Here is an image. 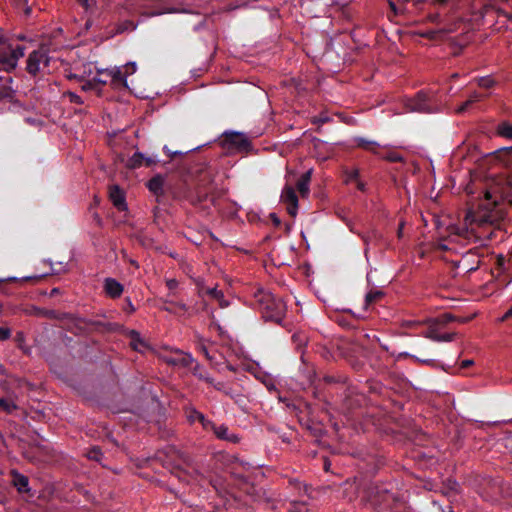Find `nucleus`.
<instances>
[{
    "label": "nucleus",
    "instance_id": "7ed1b4c3",
    "mask_svg": "<svg viewBox=\"0 0 512 512\" xmlns=\"http://www.w3.org/2000/svg\"><path fill=\"white\" fill-rule=\"evenodd\" d=\"M196 415L203 428L205 430L212 431L218 439L231 443H236L239 441V437L236 434L231 433L226 425H216L214 422L206 419L202 413H196Z\"/></svg>",
    "mask_w": 512,
    "mask_h": 512
},
{
    "label": "nucleus",
    "instance_id": "bb28decb",
    "mask_svg": "<svg viewBox=\"0 0 512 512\" xmlns=\"http://www.w3.org/2000/svg\"><path fill=\"white\" fill-rule=\"evenodd\" d=\"M495 83V80L491 76L480 77L477 79V84L485 89L493 87Z\"/></svg>",
    "mask_w": 512,
    "mask_h": 512
},
{
    "label": "nucleus",
    "instance_id": "b1692460",
    "mask_svg": "<svg viewBox=\"0 0 512 512\" xmlns=\"http://www.w3.org/2000/svg\"><path fill=\"white\" fill-rule=\"evenodd\" d=\"M497 133L501 137L512 139V124L508 122H502L497 127Z\"/></svg>",
    "mask_w": 512,
    "mask_h": 512
},
{
    "label": "nucleus",
    "instance_id": "e433bc0d",
    "mask_svg": "<svg viewBox=\"0 0 512 512\" xmlns=\"http://www.w3.org/2000/svg\"><path fill=\"white\" fill-rule=\"evenodd\" d=\"M125 73L127 76L136 72L137 66L135 62H128L123 66Z\"/></svg>",
    "mask_w": 512,
    "mask_h": 512
},
{
    "label": "nucleus",
    "instance_id": "c756f323",
    "mask_svg": "<svg viewBox=\"0 0 512 512\" xmlns=\"http://www.w3.org/2000/svg\"><path fill=\"white\" fill-rule=\"evenodd\" d=\"M206 381L211 384L215 389L224 392L225 394L230 395V389L226 387L224 383L214 382L212 378H206Z\"/></svg>",
    "mask_w": 512,
    "mask_h": 512
},
{
    "label": "nucleus",
    "instance_id": "4c0bfd02",
    "mask_svg": "<svg viewBox=\"0 0 512 512\" xmlns=\"http://www.w3.org/2000/svg\"><path fill=\"white\" fill-rule=\"evenodd\" d=\"M82 89L84 91H90V90H94V89H97V86L95 84V82L92 80H89V81H86L82 84Z\"/></svg>",
    "mask_w": 512,
    "mask_h": 512
},
{
    "label": "nucleus",
    "instance_id": "864d4df0",
    "mask_svg": "<svg viewBox=\"0 0 512 512\" xmlns=\"http://www.w3.org/2000/svg\"><path fill=\"white\" fill-rule=\"evenodd\" d=\"M24 12L26 15H29L31 13V7L26 6Z\"/></svg>",
    "mask_w": 512,
    "mask_h": 512
},
{
    "label": "nucleus",
    "instance_id": "680f3d73",
    "mask_svg": "<svg viewBox=\"0 0 512 512\" xmlns=\"http://www.w3.org/2000/svg\"><path fill=\"white\" fill-rule=\"evenodd\" d=\"M441 248H442V249H448V247H447L446 245H444V244H443V245H441Z\"/></svg>",
    "mask_w": 512,
    "mask_h": 512
},
{
    "label": "nucleus",
    "instance_id": "09e8293b",
    "mask_svg": "<svg viewBox=\"0 0 512 512\" xmlns=\"http://www.w3.org/2000/svg\"><path fill=\"white\" fill-rule=\"evenodd\" d=\"M196 413H199V412H198V411H193V412L189 415V418H190V420H191V421H199V420L197 419V415H196Z\"/></svg>",
    "mask_w": 512,
    "mask_h": 512
},
{
    "label": "nucleus",
    "instance_id": "6ab92c4d",
    "mask_svg": "<svg viewBox=\"0 0 512 512\" xmlns=\"http://www.w3.org/2000/svg\"><path fill=\"white\" fill-rule=\"evenodd\" d=\"M425 337L435 342H451L455 339L456 333L438 334L434 330H431L425 334Z\"/></svg>",
    "mask_w": 512,
    "mask_h": 512
},
{
    "label": "nucleus",
    "instance_id": "dca6fc26",
    "mask_svg": "<svg viewBox=\"0 0 512 512\" xmlns=\"http://www.w3.org/2000/svg\"><path fill=\"white\" fill-rule=\"evenodd\" d=\"M312 170L306 171L300 179L297 181L296 186L302 197H307L310 192V181H311Z\"/></svg>",
    "mask_w": 512,
    "mask_h": 512
},
{
    "label": "nucleus",
    "instance_id": "5701e85b",
    "mask_svg": "<svg viewBox=\"0 0 512 512\" xmlns=\"http://www.w3.org/2000/svg\"><path fill=\"white\" fill-rule=\"evenodd\" d=\"M142 165H144V154L140 152H135L127 162V166L132 169L141 167Z\"/></svg>",
    "mask_w": 512,
    "mask_h": 512
},
{
    "label": "nucleus",
    "instance_id": "0e129e2a",
    "mask_svg": "<svg viewBox=\"0 0 512 512\" xmlns=\"http://www.w3.org/2000/svg\"><path fill=\"white\" fill-rule=\"evenodd\" d=\"M449 512H454V511L450 510Z\"/></svg>",
    "mask_w": 512,
    "mask_h": 512
},
{
    "label": "nucleus",
    "instance_id": "13d9d810",
    "mask_svg": "<svg viewBox=\"0 0 512 512\" xmlns=\"http://www.w3.org/2000/svg\"><path fill=\"white\" fill-rule=\"evenodd\" d=\"M83 5H87L88 0H79Z\"/></svg>",
    "mask_w": 512,
    "mask_h": 512
},
{
    "label": "nucleus",
    "instance_id": "6e6d98bb",
    "mask_svg": "<svg viewBox=\"0 0 512 512\" xmlns=\"http://www.w3.org/2000/svg\"><path fill=\"white\" fill-rule=\"evenodd\" d=\"M402 229H403V224L400 225L399 229H398V236L401 237L402 236Z\"/></svg>",
    "mask_w": 512,
    "mask_h": 512
},
{
    "label": "nucleus",
    "instance_id": "20e7f679",
    "mask_svg": "<svg viewBox=\"0 0 512 512\" xmlns=\"http://www.w3.org/2000/svg\"><path fill=\"white\" fill-rule=\"evenodd\" d=\"M281 201L287 205L288 213L295 217L298 212V197L291 184L290 172L286 175V184L281 192Z\"/></svg>",
    "mask_w": 512,
    "mask_h": 512
},
{
    "label": "nucleus",
    "instance_id": "2eb2a0df",
    "mask_svg": "<svg viewBox=\"0 0 512 512\" xmlns=\"http://www.w3.org/2000/svg\"><path fill=\"white\" fill-rule=\"evenodd\" d=\"M104 289L107 295L112 298L119 297L123 292V286L115 279L107 278L104 283Z\"/></svg>",
    "mask_w": 512,
    "mask_h": 512
},
{
    "label": "nucleus",
    "instance_id": "473e14b6",
    "mask_svg": "<svg viewBox=\"0 0 512 512\" xmlns=\"http://www.w3.org/2000/svg\"><path fill=\"white\" fill-rule=\"evenodd\" d=\"M87 456L89 459L101 461L103 455L98 448L94 447L88 452Z\"/></svg>",
    "mask_w": 512,
    "mask_h": 512
},
{
    "label": "nucleus",
    "instance_id": "e2e57ef3",
    "mask_svg": "<svg viewBox=\"0 0 512 512\" xmlns=\"http://www.w3.org/2000/svg\"><path fill=\"white\" fill-rule=\"evenodd\" d=\"M486 198H487V199H490V195H489V193H487V194H486Z\"/></svg>",
    "mask_w": 512,
    "mask_h": 512
},
{
    "label": "nucleus",
    "instance_id": "0eeeda50",
    "mask_svg": "<svg viewBox=\"0 0 512 512\" xmlns=\"http://www.w3.org/2000/svg\"><path fill=\"white\" fill-rule=\"evenodd\" d=\"M498 219L499 215L497 212L479 211L474 213L473 211H468L465 216V223L467 225L477 223L479 226H484L487 224H494Z\"/></svg>",
    "mask_w": 512,
    "mask_h": 512
},
{
    "label": "nucleus",
    "instance_id": "37998d69",
    "mask_svg": "<svg viewBox=\"0 0 512 512\" xmlns=\"http://www.w3.org/2000/svg\"><path fill=\"white\" fill-rule=\"evenodd\" d=\"M511 317H512V306L502 316L501 321H504V320L509 319Z\"/></svg>",
    "mask_w": 512,
    "mask_h": 512
},
{
    "label": "nucleus",
    "instance_id": "052dcab7",
    "mask_svg": "<svg viewBox=\"0 0 512 512\" xmlns=\"http://www.w3.org/2000/svg\"><path fill=\"white\" fill-rule=\"evenodd\" d=\"M127 308H131V310H133L132 303H129V305H127Z\"/></svg>",
    "mask_w": 512,
    "mask_h": 512
},
{
    "label": "nucleus",
    "instance_id": "c85d7f7f",
    "mask_svg": "<svg viewBox=\"0 0 512 512\" xmlns=\"http://www.w3.org/2000/svg\"><path fill=\"white\" fill-rule=\"evenodd\" d=\"M148 187L154 193H158L162 189V180L159 177L153 178L149 181Z\"/></svg>",
    "mask_w": 512,
    "mask_h": 512
},
{
    "label": "nucleus",
    "instance_id": "9d476101",
    "mask_svg": "<svg viewBox=\"0 0 512 512\" xmlns=\"http://www.w3.org/2000/svg\"><path fill=\"white\" fill-rule=\"evenodd\" d=\"M407 112L430 113L432 109L428 105V96L424 92H419L415 98L409 99L406 104Z\"/></svg>",
    "mask_w": 512,
    "mask_h": 512
},
{
    "label": "nucleus",
    "instance_id": "49530a36",
    "mask_svg": "<svg viewBox=\"0 0 512 512\" xmlns=\"http://www.w3.org/2000/svg\"><path fill=\"white\" fill-rule=\"evenodd\" d=\"M388 3H389V6H390L391 10H392L395 14H397V13H398V9H397V7H396L395 3H394L393 1H391V0H389V1H388Z\"/></svg>",
    "mask_w": 512,
    "mask_h": 512
},
{
    "label": "nucleus",
    "instance_id": "f8f14e48",
    "mask_svg": "<svg viewBox=\"0 0 512 512\" xmlns=\"http://www.w3.org/2000/svg\"><path fill=\"white\" fill-rule=\"evenodd\" d=\"M100 74L109 77L111 84L116 87L119 85L127 87V73H125L123 66L101 70Z\"/></svg>",
    "mask_w": 512,
    "mask_h": 512
},
{
    "label": "nucleus",
    "instance_id": "f3484780",
    "mask_svg": "<svg viewBox=\"0 0 512 512\" xmlns=\"http://www.w3.org/2000/svg\"><path fill=\"white\" fill-rule=\"evenodd\" d=\"M483 97L484 96L482 94H480L476 91L472 92L469 95V98L455 109V112L457 114L465 113L472 106V104L480 101L481 99H483Z\"/></svg>",
    "mask_w": 512,
    "mask_h": 512
},
{
    "label": "nucleus",
    "instance_id": "c9c22d12",
    "mask_svg": "<svg viewBox=\"0 0 512 512\" xmlns=\"http://www.w3.org/2000/svg\"><path fill=\"white\" fill-rule=\"evenodd\" d=\"M101 71L98 72V76L93 77V81L95 82L96 86L100 84H106L108 82L109 77L106 75L100 74Z\"/></svg>",
    "mask_w": 512,
    "mask_h": 512
},
{
    "label": "nucleus",
    "instance_id": "7c9ffc66",
    "mask_svg": "<svg viewBox=\"0 0 512 512\" xmlns=\"http://www.w3.org/2000/svg\"><path fill=\"white\" fill-rule=\"evenodd\" d=\"M290 512H307L308 508L303 502H293L289 508Z\"/></svg>",
    "mask_w": 512,
    "mask_h": 512
},
{
    "label": "nucleus",
    "instance_id": "c03bdc74",
    "mask_svg": "<svg viewBox=\"0 0 512 512\" xmlns=\"http://www.w3.org/2000/svg\"><path fill=\"white\" fill-rule=\"evenodd\" d=\"M448 484L450 485L451 492L452 491H455V492L457 491V488H458L457 482L452 481V480H448Z\"/></svg>",
    "mask_w": 512,
    "mask_h": 512
},
{
    "label": "nucleus",
    "instance_id": "a19ab883",
    "mask_svg": "<svg viewBox=\"0 0 512 512\" xmlns=\"http://www.w3.org/2000/svg\"><path fill=\"white\" fill-rule=\"evenodd\" d=\"M263 383L264 385L267 387L268 390L272 391V390H275L276 387H275V384L273 383V381L269 378L267 379H264L263 380Z\"/></svg>",
    "mask_w": 512,
    "mask_h": 512
},
{
    "label": "nucleus",
    "instance_id": "ea45409f",
    "mask_svg": "<svg viewBox=\"0 0 512 512\" xmlns=\"http://www.w3.org/2000/svg\"><path fill=\"white\" fill-rule=\"evenodd\" d=\"M11 336L9 328L0 327V340H6Z\"/></svg>",
    "mask_w": 512,
    "mask_h": 512
},
{
    "label": "nucleus",
    "instance_id": "2f4dec72",
    "mask_svg": "<svg viewBox=\"0 0 512 512\" xmlns=\"http://www.w3.org/2000/svg\"><path fill=\"white\" fill-rule=\"evenodd\" d=\"M359 180V170L357 168L351 169L346 172V183Z\"/></svg>",
    "mask_w": 512,
    "mask_h": 512
},
{
    "label": "nucleus",
    "instance_id": "393cba45",
    "mask_svg": "<svg viewBox=\"0 0 512 512\" xmlns=\"http://www.w3.org/2000/svg\"><path fill=\"white\" fill-rule=\"evenodd\" d=\"M16 408H17V405L15 404L14 401H12L10 399H6V398L0 399V412L3 411V412L11 413Z\"/></svg>",
    "mask_w": 512,
    "mask_h": 512
},
{
    "label": "nucleus",
    "instance_id": "5fc2aeb1",
    "mask_svg": "<svg viewBox=\"0 0 512 512\" xmlns=\"http://www.w3.org/2000/svg\"><path fill=\"white\" fill-rule=\"evenodd\" d=\"M421 362L425 363V364H428V365H431L433 363V360L431 359H426V360H421Z\"/></svg>",
    "mask_w": 512,
    "mask_h": 512
},
{
    "label": "nucleus",
    "instance_id": "603ef678",
    "mask_svg": "<svg viewBox=\"0 0 512 512\" xmlns=\"http://www.w3.org/2000/svg\"><path fill=\"white\" fill-rule=\"evenodd\" d=\"M454 320H456V318H454V317H453V316H451V315H446V316H445V321H446V322H448V321H454Z\"/></svg>",
    "mask_w": 512,
    "mask_h": 512
},
{
    "label": "nucleus",
    "instance_id": "423d86ee",
    "mask_svg": "<svg viewBox=\"0 0 512 512\" xmlns=\"http://www.w3.org/2000/svg\"><path fill=\"white\" fill-rule=\"evenodd\" d=\"M49 62V57L44 50H35L29 54L27 59V71L31 75H37L41 72Z\"/></svg>",
    "mask_w": 512,
    "mask_h": 512
},
{
    "label": "nucleus",
    "instance_id": "39448f33",
    "mask_svg": "<svg viewBox=\"0 0 512 512\" xmlns=\"http://www.w3.org/2000/svg\"><path fill=\"white\" fill-rule=\"evenodd\" d=\"M223 142L228 149L239 152L248 151L251 147L249 139L241 132H226Z\"/></svg>",
    "mask_w": 512,
    "mask_h": 512
},
{
    "label": "nucleus",
    "instance_id": "412c9836",
    "mask_svg": "<svg viewBox=\"0 0 512 512\" xmlns=\"http://www.w3.org/2000/svg\"><path fill=\"white\" fill-rule=\"evenodd\" d=\"M28 478L19 473L13 472V484L19 492L28 491Z\"/></svg>",
    "mask_w": 512,
    "mask_h": 512
},
{
    "label": "nucleus",
    "instance_id": "a878e982",
    "mask_svg": "<svg viewBox=\"0 0 512 512\" xmlns=\"http://www.w3.org/2000/svg\"><path fill=\"white\" fill-rule=\"evenodd\" d=\"M383 296V292L380 290H373L366 294L365 296V305L366 307L377 301Z\"/></svg>",
    "mask_w": 512,
    "mask_h": 512
},
{
    "label": "nucleus",
    "instance_id": "4d7b16f0",
    "mask_svg": "<svg viewBox=\"0 0 512 512\" xmlns=\"http://www.w3.org/2000/svg\"><path fill=\"white\" fill-rule=\"evenodd\" d=\"M457 320H458L459 322L464 323V322H467V321H468V318H461V319H457Z\"/></svg>",
    "mask_w": 512,
    "mask_h": 512
},
{
    "label": "nucleus",
    "instance_id": "de8ad7c7",
    "mask_svg": "<svg viewBox=\"0 0 512 512\" xmlns=\"http://www.w3.org/2000/svg\"><path fill=\"white\" fill-rule=\"evenodd\" d=\"M356 183H357V188H358L360 191H364V190H365V184H364L362 181L357 180V181H356Z\"/></svg>",
    "mask_w": 512,
    "mask_h": 512
},
{
    "label": "nucleus",
    "instance_id": "a211bd4d",
    "mask_svg": "<svg viewBox=\"0 0 512 512\" xmlns=\"http://www.w3.org/2000/svg\"><path fill=\"white\" fill-rule=\"evenodd\" d=\"M129 335L131 337L130 345L134 350L144 352L147 349L146 342L140 337V334L137 331L132 330Z\"/></svg>",
    "mask_w": 512,
    "mask_h": 512
},
{
    "label": "nucleus",
    "instance_id": "72a5a7b5",
    "mask_svg": "<svg viewBox=\"0 0 512 512\" xmlns=\"http://www.w3.org/2000/svg\"><path fill=\"white\" fill-rule=\"evenodd\" d=\"M382 158L387 159L388 161H391V162L402 161V157L395 152H389L388 154L383 155Z\"/></svg>",
    "mask_w": 512,
    "mask_h": 512
},
{
    "label": "nucleus",
    "instance_id": "1a4fd4ad",
    "mask_svg": "<svg viewBox=\"0 0 512 512\" xmlns=\"http://www.w3.org/2000/svg\"><path fill=\"white\" fill-rule=\"evenodd\" d=\"M162 359L169 365L180 367H190L195 362L191 354L180 350H175L167 355H164L162 356Z\"/></svg>",
    "mask_w": 512,
    "mask_h": 512
},
{
    "label": "nucleus",
    "instance_id": "aec40b11",
    "mask_svg": "<svg viewBox=\"0 0 512 512\" xmlns=\"http://www.w3.org/2000/svg\"><path fill=\"white\" fill-rule=\"evenodd\" d=\"M356 145L361 147L369 152L374 154H378L379 144L375 141H370L362 137H358L355 139Z\"/></svg>",
    "mask_w": 512,
    "mask_h": 512
},
{
    "label": "nucleus",
    "instance_id": "6e6552de",
    "mask_svg": "<svg viewBox=\"0 0 512 512\" xmlns=\"http://www.w3.org/2000/svg\"><path fill=\"white\" fill-rule=\"evenodd\" d=\"M480 259L473 251H468L454 262L455 267L463 273H469L478 269Z\"/></svg>",
    "mask_w": 512,
    "mask_h": 512
},
{
    "label": "nucleus",
    "instance_id": "4be33fe9",
    "mask_svg": "<svg viewBox=\"0 0 512 512\" xmlns=\"http://www.w3.org/2000/svg\"><path fill=\"white\" fill-rule=\"evenodd\" d=\"M204 294H207L212 298L217 299L220 302L221 307H227L229 304L226 300H224V295L222 291L218 290L216 287L207 288Z\"/></svg>",
    "mask_w": 512,
    "mask_h": 512
},
{
    "label": "nucleus",
    "instance_id": "cd10ccee",
    "mask_svg": "<svg viewBox=\"0 0 512 512\" xmlns=\"http://www.w3.org/2000/svg\"><path fill=\"white\" fill-rule=\"evenodd\" d=\"M166 286L169 290L168 294H170V296H177L179 282L176 279H174V278L167 279Z\"/></svg>",
    "mask_w": 512,
    "mask_h": 512
},
{
    "label": "nucleus",
    "instance_id": "4468645a",
    "mask_svg": "<svg viewBox=\"0 0 512 512\" xmlns=\"http://www.w3.org/2000/svg\"><path fill=\"white\" fill-rule=\"evenodd\" d=\"M109 197L113 205L119 211L127 210V204L125 201L124 193L120 190L118 186H112L109 191Z\"/></svg>",
    "mask_w": 512,
    "mask_h": 512
},
{
    "label": "nucleus",
    "instance_id": "a18cd8bd",
    "mask_svg": "<svg viewBox=\"0 0 512 512\" xmlns=\"http://www.w3.org/2000/svg\"><path fill=\"white\" fill-rule=\"evenodd\" d=\"M473 363H474L473 360H464L461 363V367L462 368H467V367L473 365Z\"/></svg>",
    "mask_w": 512,
    "mask_h": 512
},
{
    "label": "nucleus",
    "instance_id": "f257e3e1",
    "mask_svg": "<svg viewBox=\"0 0 512 512\" xmlns=\"http://www.w3.org/2000/svg\"><path fill=\"white\" fill-rule=\"evenodd\" d=\"M25 54V48L21 45H3L0 47V65L3 70L11 71L16 68L20 58Z\"/></svg>",
    "mask_w": 512,
    "mask_h": 512
},
{
    "label": "nucleus",
    "instance_id": "ddd939ff",
    "mask_svg": "<svg viewBox=\"0 0 512 512\" xmlns=\"http://www.w3.org/2000/svg\"><path fill=\"white\" fill-rule=\"evenodd\" d=\"M176 297L177 296H170V294H167L162 300V309L174 314L186 313L188 311L187 305L183 301L176 300Z\"/></svg>",
    "mask_w": 512,
    "mask_h": 512
},
{
    "label": "nucleus",
    "instance_id": "f704fd0d",
    "mask_svg": "<svg viewBox=\"0 0 512 512\" xmlns=\"http://www.w3.org/2000/svg\"><path fill=\"white\" fill-rule=\"evenodd\" d=\"M193 372L200 379H204L206 381V378H208L206 376V373L203 371V369L201 368V366L198 363H195V365L193 367Z\"/></svg>",
    "mask_w": 512,
    "mask_h": 512
},
{
    "label": "nucleus",
    "instance_id": "58836bf2",
    "mask_svg": "<svg viewBox=\"0 0 512 512\" xmlns=\"http://www.w3.org/2000/svg\"><path fill=\"white\" fill-rule=\"evenodd\" d=\"M196 286L198 289L199 296H203L207 288H205L204 282L201 278L196 280Z\"/></svg>",
    "mask_w": 512,
    "mask_h": 512
},
{
    "label": "nucleus",
    "instance_id": "f03ea898",
    "mask_svg": "<svg viewBox=\"0 0 512 512\" xmlns=\"http://www.w3.org/2000/svg\"><path fill=\"white\" fill-rule=\"evenodd\" d=\"M263 314L266 319L280 322L285 312V305L281 299H275L272 295L266 294L262 299Z\"/></svg>",
    "mask_w": 512,
    "mask_h": 512
},
{
    "label": "nucleus",
    "instance_id": "79ce46f5",
    "mask_svg": "<svg viewBox=\"0 0 512 512\" xmlns=\"http://www.w3.org/2000/svg\"><path fill=\"white\" fill-rule=\"evenodd\" d=\"M155 163H156V160H155L154 158H152V157H146V156L144 155V165H145V166H151V165H153V164H155Z\"/></svg>",
    "mask_w": 512,
    "mask_h": 512
},
{
    "label": "nucleus",
    "instance_id": "bf43d9fd",
    "mask_svg": "<svg viewBox=\"0 0 512 512\" xmlns=\"http://www.w3.org/2000/svg\"><path fill=\"white\" fill-rule=\"evenodd\" d=\"M127 308H131V310H133L132 303H129V305H127Z\"/></svg>",
    "mask_w": 512,
    "mask_h": 512
},
{
    "label": "nucleus",
    "instance_id": "3c124183",
    "mask_svg": "<svg viewBox=\"0 0 512 512\" xmlns=\"http://www.w3.org/2000/svg\"><path fill=\"white\" fill-rule=\"evenodd\" d=\"M201 350L208 359H211L209 352L205 347H202Z\"/></svg>",
    "mask_w": 512,
    "mask_h": 512
},
{
    "label": "nucleus",
    "instance_id": "9b49d317",
    "mask_svg": "<svg viewBox=\"0 0 512 512\" xmlns=\"http://www.w3.org/2000/svg\"><path fill=\"white\" fill-rule=\"evenodd\" d=\"M430 20L432 22H435L439 25V28L437 30H430L427 31L424 35L430 38H434L436 34L442 33V34H448L457 31V23H446V20H444L439 14H433L430 16Z\"/></svg>",
    "mask_w": 512,
    "mask_h": 512
},
{
    "label": "nucleus",
    "instance_id": "8fccbe9b",
    "mask_svg": "<svg viewBox=\"0 0 512 512\" xmlns=\"http://www.w3.org/2000/svg\"><path fill=\"white\" fill-rule=\"evenodd\" d=\"M71 100L73 102H76V103H79L80 102V98L79 96L75 95V94H71Z\"/></svg>",
    "mask_w": 512,
    "mask_h": 512
}]
</instances>
